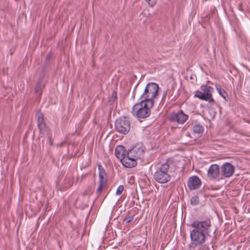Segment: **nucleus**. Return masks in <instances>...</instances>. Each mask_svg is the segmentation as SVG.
Listing matches in <instances>:
<instances>
[{"label": "nucleus", "instance_id": "1", "mask_svg": "<svg viewBox=\"0 0 250 250\" xmlns=\"http://www.w3.org/2000/svg\"><path fill=\"white\" fill-rule=\"evenodd\" d=\"M158 85L154 83L147 84L143 94L141 96L142 101L149 103V106H154V99L157 96L159 90Z\"/></svg>", "mask_w": 250, "mask_h": 250}, {"label": "nucleus", "instance_id": "2", "mask_svg": "<svg viewBox=\"0 0 250 250\" xmlns=\"http://www.w3.org/2000/svg\"><path fill=\"white\" fill-rule=\"evenodd\" d=\"M169 165L167 162L161 164L153 175L154 179L159 183L165 184L169 182L171 176L169 174Z\"/></svg>", "mask_w": 250, "mask_h": 250}, {"label": "nucleus", "instance_id": "3", "mask_svg": "<svg viewBox=\"0 0 250 250\" xmlns=\"http://www.w3.org/2000/svg\"><path fill=\"white\" fill-rule=\"evenodd\" d=\"M149 103L141 101L136 104L132 107V113L138 118L145 119L148 117L151 113L150 109L153 106H149Z\"/></svg>", "mask_w": 250, "mask_h": 250}, {"label": "nucleus", "instance_id": "4", "mask_svg": "<svg viewBox=\"0 0 250 250\" xmlns=\"http://www.w3.org/2000/svg\"><path fill=\"white\" fill-rule=\"evenodd\" d=\"M207 234L198 230L192 229L190 233L191 242L188 245L189 250L203 245L207 239Z\"/></svg>", "mask_w": 250, "mask_h": 250}, {"label": "nucleus", "instance_id": "5", "mask_svg": "<svg viewBox=\"0 0 250 250\" xmlns=\"http://www.w3.org/2000/svg\"><path fill=\"white\" fill-rule=\"evenodd\" d=\"M115 129L117 132L126 134L130 128V123L126 117H121L117 119L115 123Z\"/></svg>", "mask_w": 250, "mask_h": 250}, {"label": "nucleus", "instance_id": "6", "mask_svg": "<svg viewBox=\"0 0 250 250\" xmlns=\"http://www.w3.org/2000/svg\"><path fill=\"white\" fill-rule=\"evenodd\" d=\"M190 227L193 228V229L197 230L199 231L208 235L210 232V228L211 227V222L209 219L204 221H194L191 224Z\"/></svg>", "mask_w": 250, "mask_h": 250}, {"label": "nucleus", "instance_id": "7", "mask_svg": "<svg viewBox=\"0 0 250 250\" xmlns=\"http://www.w3.org/2000/svg\"><path fill=\"white\" fill-rule=\"evenodd\" d=\"M145 152L144 147L142 144H138L130 149H128L127 153L129 156L134 158L136 160L141 159Z\"/></svg>", "mask_w": 250, "mask_h": 250}, {"label": "nucleus", "instance_id": "8", "mask_svg": "<svg viewBox=\"0 0 250 250\" xmlns=\"http://www.w3.org/2000/svg\"><path fill=\"white\" fill-rule=\"evenodd\" d=\"M188 115L185 114L181 110L178 112L172 113L170 114L169 120L171 122H176L179 124H183L188 119Z\"/></svg>", "mask_w": 250, "mask_h": 250}, {"label": "nucleus", "instance_id": "9", "mask_svg": "<svg viewBox=\"0 0 250 250\" xmlns=\"http://www.w3.org/2000/svg\"><path fill=\"white\" fill-rule=\"evenodd\" d=\"M220 168L222 175L226 178L231 176L234 172V167L228 162L224 164Z\"/></svg>", "mask_w": 250, "mask_h": 250}, {"label": "nucleus", "instance_id": "10", "mask_svg": "<svg viewBox=\"0 0 250 250\" xmlns=\"http://www.w3.org/2000/svg\"><path fill=\"white\" fill-rule=\"evenodd\" d=\"M220 174V167L217 164L211 165L208 171V176L211 180L218 178Z\"/></svg>", "mask_w": 250, "mask_h": 250}, {"label": "nucleus", "instance_id": "11", "mask_svg": "<svg viewBox=\"0 0 250 250\" xmlns=\"http://www.w3.org/2000/svg\"><path fill=\"white\" fill-rule=\"evenodd\" d=\"M201 185V181L197 176H193L189 178L188 186L190 190L198 189Z\"/></svg>", "mask_w": 250, "mask_h": 250}, {"label": "nucleus", "instance_id": "12", "mask_svg": "<svg viewBox=\"0 0 250 250\" xmlns=\"http://www.w3.org/2000/svg\"><path fill=\"white\" fill-rule=\"evenodd\" d=\"M204 131V127L201 125H194L192 129V135H190V133H187V135L190 138H193L194 140L201 136Z\"/></svg>", "mask_w": 250, "mask_h": 250}, {"label": "nucleus", "instance_id": "13", "mask_svg": "<svg viewBox=\"0 0 250 250\" xmlns=\"http://www.w3.org/2000/svg\"><path fill=\"white\" fill-rule=\"evenodd\" d=\"M136 161L134 158L129 156V154L127 153L126 154L125 158L120 162L125 167L132 168L137 165Z\"/></svg>", "mask_w": 250, "mask_h": 250}, {"label": "nucleus", "instance_id": "14", "mask_svg": "<svg viewBox=\"0 0 250 250\" xmlns=\"http://www.w3.org/2000/svg\"><path fill=\"white\" fill-rule=\"evenodd\" d=\"M201 90L204 93L206 97L208 99V102L210 104H214L215 101L212 98V91L213 90V88L210 86H208L207 85H203L201 86Z\"/></svg>", "mask_w": 250, "mask_h": 250}, {"label": "nucleus", "instance_id": "15", "mask_svg": "<svg viewBox=\"0 0 250 250\" xmlns=\"http://www.w3.org/2000/svg\"><path fill=\"white\" fill-rule=\"evenodd\" d=\"M115 153L117 158L121 161L126 156L127 151L126 150L125 148L123 146H118L116 147Z\"/></svg>", "mask_w": 250, "mask_h": 250}, {"label": "nucleus", "instance_id": "16", "mask_svg": "<svg viewBox=\"0 0 250 250\" xmlns=\"http://www.w3.org/2000/svg\"><path fill=\"white\" fill-rule=\"evenodd\" d=\"M43 79L42 78H40L37 81V83L34 88V92L37 95H39L40 97V99L41 98V95L42 94V91L43 88H44V84L42 83Z\"/></svg>", "mask_w": 250, "mask_h": 250}, {"label": "nucleus", "instance_id": "17", "mask_svg": "<svg viewBox=\"0 0 250 250\" xmlns=\"http://www.w3.org/2000/svg\"><path fill=\"white\" fill-rule=\"evenodd\" d=\"M215 87L219 94L222 96L226 101H228V95L225 90L221 87L219 84H216Z\"/></svg>", "mask_w": 250, "mask_h": 250}, {"label": "nucleus", "instance_id": "18", "mask_svg": "<svg viewBox=\"0 0 250 250\" xmlns=\"http://www.w3.org/2000/svg\"><path fill=\"white\" fill-rule=\"evenodd\" d=\"M38 127L40 130V133H48L49 131V128L45 122L38 125Z\"/></svg>", "mask_w": 250, "mask_h": 250}, {"label": "nucleus", "instance_id": "19", "mask_svg": "<svg viewBox=\"0 0 250 250\" xmlns=\"http://www.w3.org/2000/svg\"><path fill=\"white\" fill-rule=\"evenodd\" d=\"M194 97L199 98L200 99H201L202 100L208 101V99L206 97L204 93H203L200 91H198V90L195 93Z\"/></svg>", "mask_w": 250, "mask_h": 250}, {"label": "nucleus", "instance_id": "20", "mask_svg": "<svg viewBox=\"0 0 250 250\" xmlns=\"http://www.w3.org/2000/svg\"><path fill=\"white\" fill-rule=\"evenodd\" d=\"M37 118V125L41 124L45 122L43 114L40 112H38L36 115Z\"/></svg>", "mask_w": 250, "mask_h": 250}, {"label": "nucleus", "instance_id": "21", "mask_svg": "<svg viewBox=\"0 0 250 250\" xmlns=\"http://www.w3.org/2000/svg\"><path fill=\"white\" fill-rule=\"evenodd\" d=\"M200 202L198 196H194L190 199V204L192 206H196L199 204Z\"/></svg>", "mask_w": 250, "mask_h": 250}, {"label": "nucleus", "instance_id": "22", "mask_svg": "<svg viewBox=\"0 0 250 250\" xmlns=\"http://www.w3.org/2000/svg\"><path fill=\"white\" fill-rule=\"evenodd\" d=\"M117 92L115 91H114L112 92L111 96L110 97H109V98L108 102L110 104L113 103L115 101V100L117 99Z\"/></svg>", "mask_w": 250, "mask_h": 250}, {"label": "nucleus", "instance_id": "23", "mask_svg": "<svg viewBox=\"0 0 250 250\" xmlns=\"http://www.w3.org/2000/svg\"><path fill=\"white\" fill-rule=\"evenodd\" d=\"M134 218V215H132L128 217H126L123 220V223H125L126 224H128L131 222Z\"/></svg>", "mask_w": 250, "mask_h": 250}, {"label": "nucleus", "instance_id": "24", "mask_svg": "<svg viewBox=\"0 0 250 250\" xmlns=\"http://www.w3.org/2000/svg\"><path fill=\"white\" fill-rule=\"evenodd\" d=\"M105 184H106L104 183H99V187L96 191V193L98 195H99L101 194L103 188L105 185Z\"/></svg>", "mask_w": 250, "mask_h": 250}, {"label": "nucleus", "instance_id": "25", "mask_svg": "<svg viewBox=\"0 0 250 250\" xmlns=\"http://www.w3.org/2000/svg\"><path fill=\"white\" fill-rule=\"evenodd\" d=\"M124 188L123 185L119 186L116 190V194L117 195H121L124 190Z\"/></svg>", "mask_w": 250, "mask_h": 250}, {"label": "nucleus", "instance_id": "26", "mask_svg": "<svg viewBox=\"0 0 250 250\" xmlns=\"http://www.w3.org/2000/svg\"><path fill=\"white\" fill-rule=\"evenodd\" d=\"M99 183L106 184V176L99 174Z\"/></svg>", "mask_w": 250, "mask_h": 250}, {"label": "nucleus", "instance_id": "27", "mask_svg": "<svg viewBox=\"0 0 250 250\" xmlns=\"http://www.w3.org/2000/svg\"><path fill=\"white\" fill-rule=\"evenodd\" d=\"M98 169H99V174L106 176V174L104 168L102 167L101 165H98Z\"/></svg>", "mask_w": 250, "mask_h": 250}, {"label": "nucleus", "instance_id": "28", "mask_svg": "<svg viewBox=\"0 0 250 250\" xmlns=\"http://www.w3.org/2000/svg\"><path fill=\"white\" fill-rule=\"evenodd\" d=\"M149 6L153 7L156 3V0H146Z\"/></svg>", "mask_w": 250, "mask_h": 250}, {"label": "nucleus", "instance_id": "29", "mask_svg": "<svg viewBox=\"0 0 250 250\" xmlns=\"http://www.w3.org/2000/svg\"><path fill=\"white\" fill-rule=\"evenodd\" d=\"M215 12L214 11H211V13L210 14H209L208 15L206 16V17H204V21H208L209 20V19H210L211 17V15L214 13Z\"/></svg>", "mask_w": 250, "mask_h": 250}, {"label": "nucleus", "instance_id": "30", "mask_svg": "<svg viewBox=\"0 0 250 250\" xmlns=\"http://www.w3.org/2000/svg\"><path fill=\"white\" fill-rule=\"evenodd\" d=\"M49 144L51 146L53 145V140L51 137H49Z\"/></svg>", "mask_w": 250, "mask_h": 250}, {"label": "nucleus", "instance_id": "31", "mask_svg": "<svg viewBox=\"0 0 250 250\" xmlns=\"http://www.w3.org/2000/svg\"><path fill=\"white\" fill-rule=\"evenodd\" d=\"M50 57H51V55L48 54L46 57V60L49 61L50 59Z\"/></svg>", "mask_w": 250, "mask_h": 250}, {"label": "nucleus", "instance_id": "32", "mask_svg": "<svg viewBox=\"0 0 250 250\" xmlns=\"http://www.w3.org/2000/svg\"><path fill=\"white\" fill-rule=\"evenodd\" d=\"M242 8V5L240 4L239 5V9L241 10V8Z\"/></svg>", "mask_w": 250, "mask_h": 250}]
</instances>
